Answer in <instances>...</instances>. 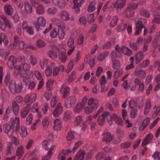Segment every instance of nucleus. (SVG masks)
<instances>
[{
    "mask_svg": "<svg viewBox=\"0 0 160 160\" xmlns=\"http://www.w3.org/2000/svg\"><path fill=\"white\" fill-rule=\"evenodd\" d=\"M106 117H107L108 122L110 125L112 124V120L119 125L122 126L123 125V122L120 117L115 114H113L111 115L108 112H104L103 114L99 116L98 118L97 122L99 125H103L105 122Z\"/></svg>",
    "mask_w": 160,
    "mask_h": 160,
    "instance_id": "nucleus-1",
    "label": "nucleus"
},
{
    "mask_svg": "<svg viewBox=\"0 0 160 160\" xmlns=\"http://www.w3.org/2000/svg\"><path fill=\"white\" fill-rule=\"evenodd\" d=\"M4 82L5 84L8 86L10 90L12 93H19L23 88V85L21 81L11 80L9 74H7Z\"/></svg>",
    "mask_w": 160,
    "mask_h": 160,
    "instance_id": "nucleus-2",
    "label": "nucleus"
},
{
    "mask_svg": "<svg viewBox=\"0 0 160 160\" xmlns=\"http://www.w3.org/2000/svg\"><path fill=\"white\" fill-rule=\"evenodd\" d=\"M11 121H12L11 125L5 124L4 125L5 132L9 138L11 137L13 134L14 128L16 131H18L20 125L19 118L18 117H16L14 119L11 118Z\"/></svg>",
    "mask_w": 160,
    "mask_h": 160,
    "instance_id": "nucleus-3",
    "label": "nucleus"
},
{
    "mask_svg": "<svg viewBox=\"0 0 160 160\" xmlns=\"http://www.w3.org/2000/svg\"><path fill=\"white\" fill-rule=\"evenodd\" d=\"M31 66L29 64L26 63H23L21 64L20 65H16L14 67L15 72L18 75H19L21 78H23V76L27 75L28 76L31 74H33L32 73L29 72H23L22 71V70L24 71H28L30 68Z\"/></svg>",
    "mask_w": 160,
    "mask_h": 160,
    "instance_id": "nucleus-4",
    "label": "nucleus"
},
{
    "mask_svg": "<svg viewBox=\"0 0 160 160\" xmlns=\"http://www.w3.org/2000/svg\"><path fill=\"white\" fill-rule=\"evenodd\" d=\"M82 143V142L81 141L77 142L76 143L74 146L72 150L70 149L62 150L58 155V159L60 160H66V156L68 154V153L69 152H74ZM67 160H72V158L70 157Z\"/></svg>",
    "mask_w": 160,
    "mask_h": 160,
    "instance_id": "nucleus-5",
    "label": "nucleus"
},
{
    "mask_svg": "<svg viewBox=\"0 0 160 160\" xmlns=\"http://www.w3.org/2000/svg\"><path fill=\"white\" fill-rule=\"evenodd\" d=\"M115 50L116 51H113L112 52L111 56L112 68L115 69H117L120 66V63L118 61L115 59V58H116L121 57L122 56V53L120 52L118 46L115 48Z\"/></svg>",
    "mask_w": 160,
    "mask_h": 160,
    "instance_id": "nucleus-6",
    "label": "nucleus"
},
{
    "mask_svg": "<svg viewBox=\"0 0 160 160\" xmlns=\"http://www.w3.org/2000/svg\"><path fill=\"white\" fill-rule=\"evenodd\" d=\"M146 22V20L145 19H141L139 20L136 24V30L135 32V35H139L143 28H144V35H145L147 34L148 32V29L144 28L143 25Z\"/></svg>",
    "mask_w": 160,
    "mask_h": 160,
    "instance_id": "nucleus-7",
    "label": "nucleus"
},
{
    "mask_svg": "<svg viewBox=\"0 0 160 160\" xmlns=\"http://www.w3.org/2000/svg\"><path fill=\"white\" fill-rule=\"evenodd\" d=\"M33 74H31L28 76L26 75L23 76V81L25 85H28V88L31 90L33 89L36 86V84L34 81H32L31 78L33 77Z\"/></svg>",
    "mask_w": 160,
    "mask_h": 160,
    "instance_id": "nucleus-8",
    "label": "nucleus"
},
{
    "mask_svg": "<svg viewBox=\"0 0 160 160\" xmlns=\"http://www.w3.org/2000/svg\"><path fill=\"white\" fill-rule=\"evenodd\" d=\"M1 18L5 22V24L2 22L0 20V28L2 30H4L6 28V26H7L9 28H11L12 26V23L7 18L6 16L4 15H2L0 16Z\"/></svg>",
    "mask_w": 160,
    "mask_h": 160,
    "instance_id": "nucleus-9",
    "label": "nucleus"
},
{
    "mask_svg": "<svg viewBox=\"0 0 160 160\" xmlns=\"http://www.w3.org/2000/svg\"><path fill=\"white\" fill-rule=\"evenodd\" d=\"M76 102L75 97L71 95L67 98L65 101V105L67 108H70L72 107Z\"/></svg>",
    "mask_w": 160,
    "mask_h": 160,
    "instance_id": "nucleus-10",
    "label": "nucleus"
},
{
    "mask_svg": "<svg viewBox=\"0 0 160 160\" xmlns=\"http://www.w3.org/2000/svg\"><path fill=\"white\" fill-rule=\"evenodd\" d=\"M46 24V21L45 19L42 17H39L35 21L33 22V25L38 30L39 29L40 26L43 27Z\"/></svg>",
    "mask_w": 160,
    "mask_h": 160,
    "instance_id": "nucleus-11",
    "label": "nucleus"
},
{
    "mask_svg": "<svg viewBox=\"0 0 160 160\" xmlns=\"http://www.w3.org/2000/svg\"><path fill=\"white\" fill-rule=\"evenodd\" d=\"M12 109L13 112L15 115H17L19 110V108L18 104L15 101H13L12 103V108L11 106H9L6 111V114H9Z\"/></svg>",
    "mask_w": 160,
    "mask_h": 160,
    "instance_id": "nucleus-12",
    "label": "nucleus"
},
{
    "mask_svg": "<svg viewBox=\"0 0 160 160\" xmlns=\"http://www.w3.org/2000/svg\"><path fill=\"white\" fill-rule=\"evenodd\" d=\"M66 29L63 25H60L58 26V35L59 38L61 39H63L66 35Z\"/></svg>",
    "mask_w": 160,
    "mask_h": 160,
    "instance_id": "nucleus-13",
    "label": "nucleus"
},
{
    "mask_svg": "<svg viewBox=\"0 0 160 160\" xmlns=\"http://www.w3.org/2000/svg\"><path fill=\"white\" fill-rule=\"evenodd\" d=\"M53 4L61 9L64 8L66 5V3L65 0H51Z\"/></svg>",
    "mask_w": 160,
    "mask_h": 160,
    "instance_id": "nucleus-14",
    "label": "nucleus"
},
{
    "mask_svg": "<svg viewBox=\"0 0 160 160\" xmlns=\"http://www.w3.org/2000/svg\"><path fill=\"white\" fill-rule=\"evenodd\" d=\"M88 104L91 108L96 110L98 106V101L95 98H91L88 101Z\"/></svg>",
    "mask_w": 160,
    "mask_h": 160,
    "instance_id": "nucleus-15",
    "label": "nucleus"
},
{
    "mask_svg": "<svg viewBox=\"0 0 160 160\" xmlns=\"http://www.w3.org/2000/svg\"><path fill=\"white\" fill-rule=\"evenodd\" d=\"M83 0H74L73 3L74 6L73 9L74 10V11L76 13H78L80 11L79 7L83 3Z\"/></svg>",
    "mask_w": 160,
    "mask_h": 160,
    "instance_id": "nucleus-16",
    "label": "nucleus"
},
{
    "mask_svg": "<svg viewBox=\"0 0 160 160\" xmlns=\"http://www.w3.org/2000/svg\"><path fill=\"white\" fill-rule=\"evenodd\" d=\"M117 46H118V48L119 49V51L121 53V51H122V53H123L124 55L128 56H130L132 55V50L124 46L120 48L119 45H117L115 48Z\"/></svg>",
    "mask_w": 160,
    "mask_h": 160,
    "instance_id": "nucleus-17",
    "label": "nucleus"
},
{
    "mask_svg": "<svg viewBox=\"0 0 160 160\" xmlns=\"http://www.w3.org/2000/svg\"><path fill=\"white\" fill-rule=\"evenodd\" d=\"M145 52L140 51L137 53L135 55V59L137 64L139 63L146 55Z\"/></svg>",
    "mask_w": 160,
    "mask_h": 160,
    "instance_id": "nucleus-18",
    "label": "nucleus"
},
{
    "mask_svg": "<svg viewBox=\"0 0 160 160\" xmlns=\"http://www.w3.org/2000/svg\"><path fill=\"white\" fill-rule=\"evenodd\" d=\"M60 16L61 19L63 21H68L70 19L69 13L65 10H63L60 12Z\"/></svg>",
    "mask_w": 160,
    "mask_h": 160,
    "instance_id": "nucleus-19",
    "label": "nucleus"
},
{
    "mask_svg": "<svg viewBox=\"0 0 160 160\" xmlns=\"http://www.w3.org/2000/svg\"><path fill=\"white\" fill-rule=\"evenodd\" d=\"M62 107L61 103H59L58 104L57 106L53 112V115L54 117H58L62 112Z\"/></svg>",
    "mask_w": 160,
    "mask_h": 160,
    "instance_id": "nucleus-20",
    "label": "nucleus"
},
{
    "mask_svg": "<svg viewBox=\"0 0 160 160\" xmlns=\"http://www.w3.org/2000/svg\"><path fill=\"white\" fill-rule=\"evenodd\" d=\"M134 82L136 86H139L138 90L139 91L142 92L143 91L144 85L143 82L141 79L136 78L134 80Z\"/></svg>",
    "mask_w": 160,
    "mask_h": 160,
    "instance_id": "nucleus-21",
    "label": "nucleus"
},
{
    "mask_svg": "<svg viewBox=\"0 0 160 160\" xmlns=\"http://www.w3.org/2000/svg\"><path fill=\"white\" fill-rule=\"evenodd\" d=\"M127 0H117L114 4V7L116 9H121L124 7Z\"/></svg>",
    "mask_w": 160,
    "mask_h": 160,
    "instance_id": "nucleus-22",
    "label": "nucleus"
},
{
    "mask_svg": "<svg viewBox=\"0 0 160 160\" xmlns=\"http://www.w3.org/2000/svg\"><path fill=\"white\" fill-rule=\"evenodd\" d=\"M134 74L135 76L141 78H144L146 76V72L145 71L137 69L135 70Z\"/></svg>",
    "mask_w": 160,
    "mask_h": 160,
    "instance_id": "nucleus-23",
    "label": "nucleus"
},
{
    "mask_svg": "<svg viewBox=\"0 0 160 160\" xmlns=\"http://www.w3.org/2000/svg\"><path fill=\"white\" fill-rule=\"evenodd\" d=\"M103 137V141L104 142H109L113 138V136L109 132H105L102 134Z\"/></svg>",
    "mask_w": 160,
    "mask_h": 160,
    "instance_id": "nucleus-24",
    "label": "nucleus"
},
{
    "mask_svg": "<svg viewBox=\"0 0 160 160\" xmlns=\"http://www.w3.org/2000/svg\"><path fill=\"white\" fill-rule=\"evenodd\" d=\"M70 88L68 87H66L64 85L62 86L60 90V92L63 94V98H65L69 93Z\"/></svg>",
    "mask_w": 160,
    "mask_h": 160,
    "instance_id": "nucleus-25",
    "label": "nucleus"
},
{
    "mask_svg": "<svg viewBox=\"0 0 160 160\" xmlns=\"http://www.w3.org/2000/svg\"><path fill=\"white\" fill-rule=\"evenodd\" d=\"M85 152L84 150H81L77 153L75 156L74 160H83L84 158Z\"/></svg>",
    "mask_w": 160,
    "mask_h": 160,
    "instance_id": "nucleus-26",
    "label": "nucleus"
},
{
    "mask_svg": "<svg viewBox=\"0 0 160 160\" xmlns=\"http://www.w3.org/2000/svg\"><path fill=\"white\" fill-rule=\"evenodd\" d=\"M54 125L53 129L57 131L60 130L62 128V122L61 120L58 119H56L54 121Z\"/></svg>",
    "mask_w": 160,
    "mask_h": 160,
    "instance_id": "nucleus-27",
    "label": "nucleus"
},
{
    "mask_svg": "<svg viewBox=\"0 0 160 160\" xmlns=\"http://www.w3.org/2000/svg\"><path fill=\"white\" fill-rule=\"evenodd\" d=\"M153 137V135L152 133H150L147 135L142 143V145L144 146L149 143L151 141Z\"/></svg>",
    "mask_w": 160,
    "mask_h": 160,
    "instance_id": "nucleus-28",
    "label": "nucleus"
},
{
    "mask_svg": "<svg viewBox=\"0 0 160 160\" xmlns=\"http://www.w3.org/2000/svg\"><path fill=\"white\" fill-rule=\"evenodd\" d=\"M3 42L5 46H7L9 43V41L7 37L3 33H0V44H2V42Z\"/></svg>",
    "mask_w": 160,
    "mask_h": 160,
    "instance_id": "nucleus-29",
    "label": "nucleus"
},
{
    "mask_svg": "<svg viewBox=\"0 0 160 160\" xmlns=\"http://www.w3.org/2000/svg\"><path fill=\"white\" fill-rule=\"evenodd\" d=\"M5 12L8 15H12L13 12V9L9 4H6L4 7Z\"/></svg>",
    "mask_w": 160,
    "mask_h": 160,
    "instance_id": "nucleus-30",
    "label": "nucleus"
},
{
    "mask_svg": "<svg viewBox=\"0 0 160 160\" xmlns=\"http://www.w3.org/2000/svg\"><path fill=\"white\" fill-rule=\"evenodd\" d=\"M36 97L37 95L35 93H32L30 96H27L25 99V102L32 103L35 101Z\"/></svg>",
    "mask_w": 160,
    "mask_h": 160,
    "instance_id": "nucleus-31",
    "label": "nucleus"
},
{
    "mask_svg": "<svg viewBox=\"0 0 160 160\" xmlns=\"http://www.w3.org/2000/svg\"><path fill=\"white\" fill-rule=\"evenodd\" d=\"M153 15L154 18L152 20L153 23H159L160 22V12H154Z\"/></svg>",
    "mask_w": 160,
    "mask_h": 160,
    "instance_id": "nucleus-32",
    "label": "nucleus"
},
{
    "mask_svg": "<svg viewBox=\"0 0 160 160\" xmlns=\"http://www.w3.org/2000/svg\"><path fill=\"white\" fill-rule=\"evenodd\" d=\"M150 122V118L148 117H147L143 121L142 125L140 127V130H143L145 129L146 127L148 126Z\"/></svg>",
    "mask_w": 160,
    "mask_h": 160,
    "instance_id": "nucleus-33",
    "label": "nucleus"
},
{
    "mask_svg": "<svg viewBox=\"0 0 160 160\" xmlns=\"http://www.w3.org/2000/svg\"><path fill=\"white\" fill-rule=\"evenodd\" d=\"M24 8L27 13H31L32 12V7L30 4L27 1L24 2Z\"/></svg>",
    "mask_w": 160,
    "mask_h": 160,
    "instance_id": "nucleus-34",
    "label": "nucleus"
},
{
    "mask_svg": "<svg viewBox=\"0 0 160 160\" xmlns=\"http://www.w3.org/2000/svg\"><path fill=\"white\" fill-rule=\"evenodd\" d=\"M19 132L22 137V138L26 137L28 134L27 130L25 127H21L19 129Z\"/></svg>",
    "mask_w": 160,
    "mask_h": 160,
    "instance_id": "nucleus-35",
    "label": "nucleus"
},
{
    "mask_svg": "<svg viewBox=\"0 0 160 160\" xmlns=\"http://www.w3.org/2000/svg\"><path fill=\"white\" fill-rule=\"evenodd\" d=\"M151 104L150 100H148L146 102L145 108L144 110V113L147 115L151 109Z\"/></svg>",
    "mask_w": 160,
    "mask_h": 160,
    "instance_id": "nucleus-36",
    "label": "nucleus"
},
{
    "mask_svg": "<svg viewBox=\"0 0 160 160\" xmlns=\"http://www.w3.org/2000/svg\"><path fill=\"white\" fill-rule=\"evenodd\" d=\"M153 44L155 47L160 45V32H158L157 34L154 41Z\"/></svg>",
    "mask_w": 160,
    "mask_h": 160,
    "instance_id": "nucleus-37",
    "label": "nucleus"
},
{
    "mask_svg": "<svg viewBox=\"0 0 160 160\" xmlns=\"http://www.w3.org/2000/svg\"><path fill=\"white\" fill-rule=\"evenodd\" d=\"M121 21L122 22V23L118 27L117 29V31L118 32L123 31L127 27L126 23L124 22L123 20L122 19Z\"/></svg>",
    "mask_w": 160,
    "mask_h": 160,
    "instance_id": "nucleus-38",
    "label": "nucleus"
},
{
    "mask_svg": "<svg viewBox=\"0 0 160 160\" xmlns=\"http://www.w3.org/2000/svg\"><path fill=\"white\" fill-rule=\"evenodd\" d=\"M30 108V106L29 105H27L26 107L23 109L21 112V116L24 118L29 112Z\"/></svg>",
    "mask_w": 160,
    "mask_h": 160,
    "instance_id": "nucleus-39",
    "label": "nucleus"
},
{
    "mask_svg": "<svg viewBox=\"0 0 160 160\" xmlns=\"http://www.w3.org/2000/svg\"><path fill=\"white\" fill-rule=\"evenodd\" d=\"M1 95L3 99H7L9 97V93L6 89H3L1 91Z\"/></svg>",
    "mask_w": 160,
    "mask_h": 160,
    "instance_id": "nucleus-40",
    "label": "nucleus"
},
{
    "mask_svg": "<svg viewBox=\"0 0 160 160\" xmlns=\"http://www.w3.org/2000/svg\"><path fill=\"white\" fill-rule=\"evenodd\" d=\"M134 15V12L128 8L125 10L124 13V16L128 18L132 17Z\"/></svg>",
    "mask_w": 160,
    "mask_h": 160,
    "instance_id": "nucleus-41",
    "label": "nucleus"
},
{
    "mask_svg": "<svg viewBox=\"0 0 160 160\" xmlns=\"http://www.w3.org/2000/svg\"><path fill=\"white\" fill-rule=\"evenodd\" d=\"M14 41L13 42V43L12 44L10 45L9 46V47L8 49H11V48L13 45L16 46L18 45V44L20 41L19 38V37L17 36H15L14 37Z\"/></svg>",
    "mask_w": 160,
    "mask_h": 160,
    "instance_id": "nucleus-42",
    "label": "nucleus"
},
{
    "mask_svg": "<svg viewBox=\"0 0 160 160\" xmlns=\"http://www.w3.org/2000/svg\"><path fill=\"white\" fill-rule=\"evenodd\" d=\"M36 8L37 12L40 14H43L44 12V8L42 5L39 4Z\"/></svg>",
    "mask_w": 160,
    "mask_h": 160,
    "instance_id": "nucleus-43",
    "label": "nucleus"
},
{
    "mask_svg": "<svg viewBox=\"0 0 160 160\" xmlns=\"http://www.w3.org/2000/svg\"><path fill=\"white\" fill-rule=\"evenodd\" d=\"M23 148L22 146H20L17 149V156L18 157V159L22 157L23 154Z\"/></svg>",
    "mask_w": 160,
    "mask_h": 160,
    "instance_id": "nucleus-44",
    "label": "nucleus"
},
{
    "mask_svg": "<svg viewBox=\"0 0 160 160\" xmlns=\"http://www.w3.org/2000/svg\"><path fill=\"white\" fill-rule=\"evenodd\" d=\"M58 10L55 7H51L48 8L47 10L48 14L51 15H55L57 12Z\"/></svg>",
    "mask_w": 160,
    "mask_h": 160,
    "instance_id": "nucleus-45",
    "label": "nucleus"
},
{
    "mask_svg": "<svg viewBox=\"0 0 160 160\" xmlns=\"http://www.w3.org/2000/svg\"><path fill=\"white\" fill-rule=\"evenodd\" d=\"M50 109V107L48 103H45L42 107V110L44 114H46L48 113V111Z\"/></svg>",
    "mask_w": 160,
    "mask_h": 160,
    "instance_id": "nucleus-46",
    "label": "nucleus"
},
{
    "mask_svg": "<svg viewBox=\"0 0 160 160\" xmlns=\"http://www.w3.org/2000/svg\"><path fill=\"white\" fill-rule=\"evenodd\" d=\"M108 53L109 52L108 51H105L102 53L100 54L99 57H98L99 60L100 61H102L107 57Z\"/></svg>",
    "mask_w": 160,
    "mask_h": 160,
    "instance_id": "nucleus-47",
    "label": "nucleus"
},
{
    "mask_svg": "<svg viewBox=\"0 0 160 160\" xmlns=\"http://www.w3.org/2000/svg\"><path fill=\"white\" fill-rule=\"evenodd\" d=\"M75 133L72 131H70L68 133L67 137V139L68 141H70L73 140L74 138V135Z\"/></svg>",
    "mask_w": 160,
    "mask_h": 160,
    "instance_id": "nucleus-48",
    "label": "nucleus"
},
{
    "mask_svg": "<svg viewBox=\"0 0 160 160\" xmlns=\"http://www.w3.org/2000/svg\"><path fill=\"white\" fill-rule=\"evenodd\" d=\"M67 59V56L66 52L64 51L61 52V54L59 57V59L62 62H65Z\"/></svg>",
    "mask_w": 160,
    "mask_h": 160,
    "instance_id": "nucleus-49",
    "label": "nucleus"
},
{
    "mask_svg": "<svg viewBox=\"0 0 160 160\" xmlns=\"http://www.w3.org/2000/svg\"><path fill=\"white\" fill-rule=\"evenodd\" d=\"M83 118L81 116H79L76 117L75 123L77 126H79L81 124L82 122Z\"/></svg>",
    "mask_w": 160,
    "mask_h": 160,
    "instance_id": "nucleus-50",
    "label": "nucleus"
},
{
    "mask_svg": "<svg viewBox=\"0 0 160 160\" xmlns=\"http://www.w3.org/2000/svg\"><path fill=\"white\" fill-rule=\"evenodd\" d=\"M138 7V3L131 2L130 3L128 7V8L131 10H134L137 9Z\"/></svg>",
    "mask_w": 160,
    "mask_h": 160,
    "instance_id": "nucleus-51",
    "label": "nucleus"
},
{
    "mask_svg": "<svg viewBox=\"0 0 160 160\" xmlns=\"http://www.w3.org/2000/svg\"><path fill=\"white\" fill-rule=\"evenodd\" d=\"M67 45L69 48L75 47L74 46V38H70L68 40Z\"/></svg>",
    "mask_w": 160,
    "mask_h": 160,
    "instance_id": "nucleus-52",
    "label": "nucleus"
},
{
    "mask_svg": "<svg viewBox=\"0 0 160 160\" xmlns=\"http://www.w3.org/2000/svg\"><path fill=\"white\" fill-rule=\"evenodd\" d=\"M118 19V18L117 16H114L113 18L110 22V26L111 27H113L115 26L117 23Z\"/></svg>",
    "mask_w": 160,
    "mask_h": 160,
    "instance_id": "nucleus-53",
    "label": "nucleus"
},
{
    "mask_svg": "<svg viewBox=\"0 0 160 160\" xmlns=\"http://www.w3.org/2000/svg\"><path fill=\"white\" fill-rule=\"evenodd\" d=\"M72 113L70 111H67L64 113L63 118L65 120H69L72 117Z\"/></svg>",
    "mask_w": 160,
    "mask_h": 160,
    "instance_id": "nucleus-54",
    "label": "nucleus"
},
{
    "mask_svg": "<svg viewBox=\"0 0 160 160\" xmlns=\"http://www.w3.org/2000/svg\"><path fill=\"white\" fill-rule=\"evenodd\" d=\"M49 124L48 118H45L42 121V125L44 129H46Z\"/></svg>",
    "mask_w": 160,
    "mask_h": 160,
    "instance_id": "nucleus-55",
    "label": "nucleus"
},
{
    "mask_svg": "<svg viewBox=\"0 0 160 160\" xmlns=\"http://www.w3.org/2000/svg\"><path fill=\"white\" fill-rule=\"evenodd\" d=\"M95 2H92L88 7V12H91L94 11L96 9L95 7Z\"/></svg>",
    "mask_w": 160,
    "mask_h": 160,
    "instance_id": "nucleus-56",
    "label": "nucleus"
},
{
    "mask_svg": "<svg viewBox=\"0 0 160 160\" xmlns=\"http://www.w3.org/2000/svg\"><path fill=\"white\" fill-rule=\"evenodd\" d=\"M40 105L38 103H35L32 106L31 109V111L33 112H37L38 111V109Z\"/></svg>",
    "mask_w": 160,
    "mask_h": 160,
    "instance_id": "nucleus-57",
    "label": "nucleus"
},
{
    "mask_svg": "<svg viewBox=\"0 0 160 160\" xmlns=\"http://www.w3.org/2000/svg\"><path fill=\"white\" fill-rule=\"evenodd\" d=\"M36 45L38 48H42L45 47L46 45V44L42 40H39L37 41Z\"/></svg>",
    "mask_w": 160,
    "mask_h": 160,
    "instance_id": "nucleus-58",
    "label": "nucleus"
},
{
    "mask_svg": "<svg viewBox=\"0 0 160 160\" xmlns=\"http://www.w3.org/2000/svg\"><path fill=\"white\" fill-rule=\"evenodd\" d=\"M83 107L81 105L80 102L77 103L76 106L74 110L76 112H80L82 109Z\"/></svg>",
    "mask_w": 160,
    "mask_h": 160,
    "instance_id": "nucleus-59",
    "label": "nucleus"
},
{
    "mask_svg": "<svg viewBox=\"0 0 160 160\" xmlns=\"http://www.w3.org/2000/svg\"><path fill=\"white\" fill-rule=\"evenodd\" d=\"M140 13L141 15L147 18L149 17L150 16L149 12L146 10L144 9H142L141 10Z\"/></svg>",
    "mask_w": 160,
    "mask_h": 160,
    "instance_id": "nucleus-60",
    "label": "nucleus"
},
{
    "mask_svg": "<svg viewBox=\"0 0 160 160\" xmlns=\"http://www.w3.org/2000/svg\"><path fill=\"white\" fill-rule=\"evenodd\" d=\"M29 60L30 63L33 65H35L37 63V60L35 57L33 55H30Z\"/></svg>",
    "mask_w": 160,
    "mask_h": 160,
    "instance_id": "nucleus-61",
    "label": "nucleus"
},
{
    "mask_svg": "<svg viewBox=\"0 0 160 160\" xmlns=\"http://www.w3.org/2000/svg\"><path fill=\"white\" fill-rule=\"evenodd\" d=\"M123 73V71L122 69H119L116 71L114 73V78L115 79H117L119 77L121 76Z\"/></svg>",
    "mask_w": 160,
    "mask_h": 160,
    "instance_id": "nucleus-62",
    "label": "nucleus"
},
{
    "mask_svg": "<svg viewBox=\"0 0 160 160\" xmlns=\"http://www.w3.org/2000/svg\"><path fill=\"white\" fill-rule=\"evenodd\" d=\"M158 115H160V106H158L156 108V111L154 112L152 117L154 118Z\"/></svg>",
    "mask_w": 160,
    "mask_h": 160,
    "instance_id": "nucleus-63",
    "label": "nucleus"
},
{
    "mask_svg": "<svg viewBox=\"0 0 160 160\" xmlns=\"http://www.w3.org/2000/svg\"><path fill=\"white\" fill-rule=\"evenodd\" d=\"M105 156L104 152H99L96 156V160H101Z\"/></svg>",
    "mask_w": 160,
    "mask_h": 160,
    "instance_id": "nucleus-64",
    "label": "nucleus"
}]
</instances>
